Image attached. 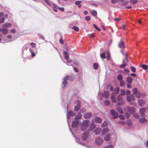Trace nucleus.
<instances>
[{
    "label": "nucleus",
    "instance_id": "obj_50",
    "mask_svg": "<svg viewBox=\"0 0 148 148\" xmlns=\"http://www.w3.org/2000/svg\"><path fill=\"white\" fill-rule=\"evenodd\" d=\"M111 98L113 102L114 103H116V100L115 97H112Z\"/></svg>",
    "mask_w": 148,
    "mask_h": 148
},
{
    "label": "nucleus",
    "instance_id": "obj_5",
    "mask_svg": "<svg viewBox=\"0 0 148 148\" xmlns=\"http://www.w3.org/2000/svg\"><path fill=\"white\" fill-rule=\"evenodd\" d=\"M92 116V114L90 112H86L84 115V117L85 119H89Z\"/></svg>",
    "mask_w": 148,
    "mask_h": 148
},
{
    "label": "nucleus",
    "instance_id": "obj_22",
    "mask_svg": "<svg viewBox=\"0 0 148 148\" xmlns=\"http://www.w3.org/2000/svg\"><path fill=\"white\" fill-rule=\"evenodd\" d=\"M2 32L3 34H6L8 33V29H3L2 30Z\"/></svg>",
    "mask_w": 148,
    "mask_h": 148
},
{
    "label": "nucleus",
    "instance_id": "obj_1",
    "mask_svg": "<svg viewBox=\"0 0 148 148\" xmlns=\"http://www.w3.org/2000/svg\"><path fill=\"white\" fill-rule=\"evenodd\" d=\"M123 98V97L122 95H119L117 97V99L118 101H121V102H118V104L119 105H121L122 104L124 103V101L123 100H122V99Z\"/></svg>",
    "mask_w": 148,
    "mask_h": 148
},
{
    "label": "nucleus",
    "instance_id": "obj_42",
    "mask_svg": "<svg viewBox=\"0 0 148 148\" xmlns=\"http://www.w3.org/2000/svg\"><path fill=\"white\" fill-rule=\"evenodd\" d=\"M87 127H84L82 125L81 127V130L82 131H83Z\"/></svg>",
    "mask_w": 148,
    "mask_h": 148
},
{
    "label": "nucleus",
    "instance_id": "obj_2",
    "mask_svg": "<svg viewBox=\"0 0 148 148\" xmlns=\"http://www.w3.org/2000/svg\"><path fill=\"white\" fill-rule=\"evenodd\" d=\"M126 108L127 111L130 114H134L135 112V109L133 107H131L127 106Z\"/></svg>",
    "mask_w": 148,
    "mask_h": 148
},
{
    "label": "nucleus",
    "instance_id": "obj_60",
    "mask_svg": "<svg viewBox=\"0 0 148 148\" xmlns=\"http://www.w3.org/2000/svg\"><path fill=\"white\" fill-rule=\"evenodd\" d=\"M125 57L126 60L127 62H128V55L127 53H125Z\"/></svg>",
    "mask_w": 148,
    "mask_h": 148
},
{
    "label": "nucleus",
    "instance_id": "obj_24",
    "mask_svg": "<svg viewBox=\"0 0 148 148\" xmlns=\"http://www.w3.org/2000/svg\"><path fill=\"white\" fill-rule=\"evenodd\" d=\"M98 64L96 63H94L93 65V67L94 69L95 70H97L98 68Z\"/></svg>",
    "mask_w": 148,
    "mask_h": 148
},
{
    "label": "nucleus",
    "instance_id": "obj_19",
    "mask_svg": "<svg viewBox=\"0 0 148 148\" xmlns=\"http://www.w3.org/2000/svg\"><path fill=\"white\" fill-rule=\"evenodd\" d=\"M126 79L127 82L130 84L132 83L133 80L132 78L130 77H127L126 78Z\"/></svg>",
    "mask_w": 148,
    "mask_h": 148
},
{
    "label": "nucleus",
    "instance_id": "obj_23",
    "mask_svg": "<svg viewBox=\"0 0 148 148\" xmlns=\"http://www.w3.org/2000/svg\"><path fill=\"white\" fill-rule=\"evenodd\" d=\"M138 103L139 105L141 106L144 105L145 101L142 100H139L138 101Z\"/></svg>",
    "mask_w": 148,
    "mask_h": 148
},
{
    "label": "nucleus",
    "instance_id": "obj_32",
    "mask_svg": "<svg viewBox=\"0 0 148 148\" xmlns=\"http://www.w3.org/2000/svg\"><path fill=\"white\" fill-rule=\"evenodd\" d=\"M3 25L4 27H10L11 26V25L9 23H5Z\"/></svg>",
    "mask_w": 148,
    "mask_h": 148
},
{
    "label": "nucleus",
    "instance_id": "obj_3",
    "mask_svg": "<svg viewBox=\"0 0 148 148\" xmlns=\"http://www.w3.org/2000/svg\"><path fill=\"white\" fill-rule=\"evenodd\" d=\"M103 141V139L99 137L95 139V143L97 145H99L102 144Z\"/></svg>",
    "mask_w": 148,
    "mask_h": 148
},
{
    "label": "nucleus",
    "instance_id": "obj_55",
    "mask_svg": "<svg viewBox=\"0 0 148 148\" xmlns=\"http://www.w3.org/2000/svg\"><path fill=\"white\" fill-rule=\"evenodd\" d=\"M127 101L128 102H130L131 101V99L130 97L129 96H127L126 97Z\"/></svg>",
    "mask_w": 148,
    "mask_h": 148
},
{
    "label": "nucleus",
    "instance_id": "obj_25",
    "mask_svg": "<svg viewBox=\"0 0 148 148\" xmlns=\"http://www.w3.org/2000/svg\"><path fill=\"white\" fill-rule=\"evenodd\" d=\"M109 95V93L108 92H105L103 94V96L107 98Z\"/></svg>",
    "mask_w": 148,
    "mask_h": 148
},
{
    "label": "nucleus",
    "instance_id": "obj_49",
    "mask_svg": "<svg viewBox=\"0 0 148 148\" xmlns=\"http://www.w3.org/2000/svg\"><path fill=\"white\" fill-rule=\"evenodd\" d=\"M119 117L120 119L122 120H123L124 119H125L124 116L121 114L119 115Z\"/></svg>",
    "mask_w": 148,
    "mask_h": 148
},
{
    "label": "nucleus",
    "instance_id": "obj_17",
    "mask_svg": "<svg viewBox=\"0 0 148 148\" xmlns=\"http://www.w3.org/2000/svg\"><path fill=\"white\" fill-rule=\"evenodd\" d=\"M64 58L66 60H68L69 58L68 52L66 51H64Z\"/></svg>",
    "mask_w": 148,
    "mask_h": 148
},
{
    "label": "nucleus",
    "instance_id": "obj_59",
    "mask_svg": "<svg viewBox=\"0 0 148 148\" xmlns=\"http://www.w3.org/2000/svg\"><path fill=\"white\" fill-rule=\"evenodd\" d=\"M59 41L60 43L61 44H62L64 43V42L62 39V37L60 39Z\"/></svg>",
    "mask_w": 148,
    "mask_h": 148
},
{
    "label": "nucleus",
    "instance_id": "obj_20",
    "mask_svg": "<svg viewBox=\"0 0 148 148\" xmlns=\"http://www.w3.org/2000/svg\"><path fill=\"white\" fill-rule=\"evenodd\" d=\"M119 47L120 48H125V46L123 42V41L121 42L119 44Z\"/></svg>",
    "mask_w": 148,
    "mask_h": 148
},
{
    "label": "nucleus",
    "instance_id": "obj_30",
    "mask_svg": "<svg viewBox=\"0 0 148 148\" xmlns=\"http://www.w3.org/2000/svg\"><path fill=\"white\" fill-rule=\"evenodd\" d=\"M100 57L101 59H105L106 58L105 53H102L100 54Z\"/></svg>",
    "mask_w": 148,
    "mask_h": 148
},
{
    "label": "nucleus",
    "instance_id": "obj_21",
    "mask_svg": "<svg viewBox=\"0 0 148 148\" xmlns=\"http://www.w3.org/2000/svg\"><path fill=\"white\" fill-rule=\"evenodd\" d=\"M82 117V114L80 113H78L77 115L76 116L75 118V119L76 120H78L80 119Z\"/></svg>",
    "mask_w": 148,
    "mask_h": 148
},
{
    "label": "nucleus",
    "instance_id": "obj_62",
    "mask_svg": "<svg viewBox=\"0 0 148 148\" xmlns=\"http://www.w3.org/2000/svg\"><path fill=\"white\" fill-rule=\"evenodd\" d=\"M134 117L137 119L139 117V115L137 114H134Z\"/></svg>",
    "mask_w": 148,
    "mask_h": 148
},
{
    "label": "nucleus",
    "instance_id": "obj_14",
    "mask_svg": "<svg viewBox=\"0 0 148 148\" xmlns=\"http://www.w3.org/2000/svg\"><path fill=\"white\" fill-rule=\"evenodd\" d=\"M95 124H92L89 127L88 129V131H91L93 130V129L95 127Z\"/></svg>",
    "mask_w": 148,
    "mask_h": 148
},
{
    "label": "nucleus",
    "instance_id": "obj_11",
    "mask_svg": "<svg viewBox=\"0 0 148 148\" xmlns=\"http://www.w3.org/2000/svg\"><path fill=\"white\" fill-rule=\"evenodd\" d=\"M95 122L97 123H100L101 122L102 119L99 117H96L94 119Z\"/></svg>",
    "mask_w": 148,
    "mask_h": 148
},
{
    "label": "nucleus",
    "instance_id": "obj_26",
    "mask_svg": "<svg viewBox=\"0 0 148 148\" xmlns=\"http://www.w3.org/2000/svg\"><path fill=\"white\" fill-rule=\"evenodd\" d=\"M91 14L93 16H96L97 15V12L95 10H92L90 12Z\"/></svg>",
    "mask_w": 148,
    "mask_h": 148
},
{
    "label": "nucleus",
    "instance_id": "obj_51",
    "mask_svg": "<svg viewBox=\"0 0 148 148\" xmlns=\"http://www.w3.org/2000/svg\"><path fill=\"white\" fill-rule=\"evenodd\" d=\"M120 86H123L124 85V81H120Z\"/></svg>",
    "mask_w": 148,
    "mask_h": 148
},
{
    "label": "nucleus",
    "instance_id": "obj_27",
    "mask_svg": "<svg viewBox=\"0 0 148 148\" xmlns=\"http://www.w3.org/2000/svg\"><path fill=\"white\" fill-rule=\"evenodd\" d=\"M117 78L118 81H121L123 78V76L121 74H120L118 75Z\"/></svg>",
    "mask_w": 148,
    "mask_h": 148
},
{
    "label": "nucleus",
    "instance_id": "obj_34",
    "mask_svg": "<svg viewBox=\"0 0 148 148\" xmlns=\"http://www.w3.org/2000/svg\"><path fill=\"white\" fill-rule=\"evenodd\" d=\"M138 1V0H130V3L133 4L136 3Z\"/></svg>",
    "mask_w": 148,
    "mask_h": 148
},
{
    "label": "nucleus",
    "instance_id": "obj_52",
    "mask_svg": "<svg viewBox=\"0 0 148 148\" xmlns=\"http://www.w3.org/2000/svg\"><path fill=\"white\" fill-rule=\"evenodd\" d=\"M126 65H127V64H126L124 63V64H123L120 65V67L121 68H124L125 67V66H126Z\"/></svg>",
    "mask_w": 148,
    "mask_h": 148
},
{
    "label": "nucleus",
    "instance_id": "obj_35",
    "mask_svg": "<svg viewBox=\"0 0 148 148\" xmlns=\"http://www.w3.org/2000/svg\"><path fill=\"white\" fill-rule=\"evenodd\" d=\"M108 123L106 121H104L101 124V126L102 127H104L108 125Z\"/></svg>",
    "mask_w": 148,
    "mask_h": 148
},
{
    "label": "nucleus",
    "instance_id": "obj_13",
    "mask_svg": "<svg viewBox=\"0 0 148 148\" xmlns=\"http://www.w3.org/2000/svg\"><path fill=\"white\" fill-rule=\"evenodd\" d=\"M87 137L88 134H87L86 132L83 134L82 135V139L84 140H86L87 138Z\"/></svg>",
    "mask_w": 148,
    "mask_h": 148
},
{
    "label": "nucleus",
    "instance_id": "obj_40",
    "mask_svg": "<svg viewBox=\"0 0 148 148\" xmlns=\"http://www.w3.org/2000/svg\"><path fill=\"white\" fill-rule=\"evenodd\" d=\"M93 26L95 27V28L97 30L99 31H100L101 30V29L100 28H99L95 24H93Z\"/></svg>",
    "mask_w": 148,
    "mask_h": 148
},
{
    "label": "nucleus",
    "instance_id": "obj_57",
    "mask_svg": "<svg viewBox=\"0 0 148 148\" xmlns=\"http://www.w3.org/2000/svg\"><path fill=\"white\" fill-rule=\"evenodd\" d=\"M30 45L32 46V47L34 48L36 46V44L35 43L32 42L30 44Z\"/></svg>",
    "mask_w": 148,
    "mask_h": 148
},
{
    "label": "nucleus",
    "instance_id": "obj_36",
    "mask_svg": "<svg viewBox=\"0 0 148 148\" xmlns=\"http://www.w3.org/2000/svg\"><path fill=\"white\" fill-rule=\"evenodd\" d=\"M104 103L105 105L108 106L110 104V101L108 100H106L104 101Z\"/></svg>",
    "mask_w": 148,
    "mask_h": 148
},
{
    "label": "nucleus",
    "instance_id": "obj_43",
    "mask_svg": "<svg viewBox=\"0 0 148 148\" xmlns=\"http://www.w3.org/2000/svg\"><path fill=\"white\" fill-rule=\"evenodd\" d=\"M118 111L121 114H123V110L120 108H118Z\"/></svg>",
    "mask_w": 148,
    "mask_h": 148
},
{
    "label": "nucleus",
    "instance_id": "obj_7",
    "mask_svg": "<svg viewBox=\"0 0 148 148\" xmlns=\"http://www.w3.org/2000/svg\"><path fill=\"white\" fill-rule=\"evenodd\" d=\"M77 102H78V103L74 108V110L76 111H77L79 110L80 109L81 106L80 101H78Z\"/></svg>",
    "mask_w": 148,
    "mask_h": 148
},
{
    "label": "nucleus",
    "instance_id": "obj_45",
    "mask_svg": "<svg viewBox=\"0 0 148 148\" xmlns=\"http://www.w3.org/2000/svg\"><path fill=\"white\" fill-rule=\"evenodd\" d=\"M56 9L60 10L61 11L63 12L64 11V8H60L59 7H57Z\"/></svg>",
    "mask_w": 148,
    "mask_h": 148
},
{
    "label": "nucleus",
    "instance_id": "obj_31",
    "mask_svg": "<svg viewBox=\"0 0 148 148\" xmlns=\"http://www.w3.org/2000/svg\"><path fill=\"white\" fill-rule=\"evenodd\" d=\"M136 97L138 98H140L141 97V95L140 93L139 92H138L135 94Z\"/></svg>",
    "mask_w": 148,
    "mask_h": 148
},
{
    "label": "nucleus",
    "instance_id": "obj_58",
    "mask_svg": "<svg viewBox=\"0 0 148 148\" xmlns=\"http://www.w3.org/2000/svg\"><path fill=\"white\" fill-rule=\"evenodd\" d=\"M115 92L117 93H118L119 91V88H116L114 90Z\"/></svg>",
    "mask_w": 148,
    "mask_h": 148
},
{
    "label": "nucleus",
    "instance_id": "obj_10",
    "mask_svg": "<svg viewBox=\"0 0 148 148\" xmlns=\"http://www.w3.org/2000/svg\"><path fill=\"white\" fill-rule=\"evenodd\" d=\"M110 112L112 116L114 115V116L113 117L115 119L118 117V114H116L114 110H111L110 111Z\"/></svg>",
    "mask_w": 148,
    "mask_h": 148
},
{
    "label": "nucleus",
    "instance_id": "obj_8",
    "mask_svg": "<svg viewBox=\"0 0 148 148\" xmlns=\"http://www.w3.org/2000/svg\"><path fill=\"white\" fill-rule=\"evenodd\" d=\"M109 131L108 128L106 127L105 128L103 129L102 132L101 133V135L103 136L105 134L108 133Z\"/></svg>",
    "mask_w": 148,
    "mask_h": 148
},
{
    "label": "nucleus",
    "instance_id": "obj_16",
    "mask_svg": "<svg viewBox=\"0 0 148 148\" xmlns=\"http://www.w3.org/2000/svg\"><path fill=\"white\" fill-rule=\"evenodd\" d=\"M139 121L142 123H144L146 122L147 119L144 118H141L138 120Z\"/></svg>",
    "mask_w": 148,
    "mask_h": 148
},
{
    "label": "nucleus",
    "instance_id": "obj_46",
    "mask_svg": "<svg viewBox=\"0 0 148 148\" xmlns=\"http://www.w3.org/2000/svg\"><path fill=\"white\" fill-rule=\"evenodd\" d=\"M107 60H109L110 58V54L109 52H108L107 53Z\"/></svg>",
    "mask_w": 148,
    "mask_h": 148
},
{
    "label": "nucleus",
    "instance_id": "obj_37",
    "mask_svg": "<svg viewBox=\"0 0 148 148\" xmlns=\"http://www.w3.org/2000/svg\"><path fill=\"white\" fill-rule=\"evenodd\" d=\"M138 91H137V88H134L133 90V94L135 95L136 93Z\"/></svg>",
    "mask_w": 148,
    "mask_h": 148
},
{
    "label": "nucleus",
    "instance_id": "obj_12",
    "mask_svg": "<svg viewBox=\"0 0 148 148\" xmlns=\"http://www.w3.org/2000/svg\"><path fill=\"white\" fill-rule=\"evenodd\" d=\"M88 123L89 121L88 120H84L83 121L82 125L87 127L89 125Z\"/></svg>",
    "mask_w": 148,
    "mask_h": 148
},
{
    "label": "nucleus",
    "instance_id": "obj_38",
    "mask_svg": "<svg viewBox=\"0 0 148 148\" xmlns=\"http://www.w3.org/2000/svg\"><path fill=\"white\" fill-rule=\"evenodd\" d=\"M128 3L129 2L127 1H124L122 3V5L124 6L127 5Z\"/></svg>",
    "mask_w": 148,
    "mask_h": 148
},
{
    "label": "nucleus",
    "instance_id": "obj_61",
    "mask_svg": "<svg viewBox=\"0 0 148 148\" xmlns=\"http://www.w3.org/2000/svg\"><path fill=\"white\" fill-rule=\"evenodd\" d=\"M116 95L115 93H112L111 95V98L112 97H115Z\"/></svg>",
    "mask_w": 148,
    "mask_h": 148
},
{
    "label": "nucleus",
    "instance_id": "obj_44",
    "mask_svg": "<svg viewBox=\"0 0 148 148\" xmlns=\"http://www.w3.org/2000/svg\"><path fill=\"white\" fill-rule=\"evenodd\" d=\"M69 114L70 115L72 116H74L75 115V114L74 113L73 111H70L69 112Z\"/></svg>",
    "mask_w": 148,
    "mask_h": 148
},
{
    "label": "nucleus",
    "instance_id": "obj_47",
    "mask_svg": "<svg viewBox=\"0 0 148 148\" xmlns=\"http://www.w3.org/2000/svg\"><path fill=\"white\" fill-rule=\"evenodd\" d=\"M44 1L47 3L48 5H49L50 6H51V3L49 1V0H44Z\"/></svg>",
    "mask_w": 148,
    "mask_h": 148
},
{
    "label": "nucleus",
    "instance_id": "obj_29",
    "mask_svg": "<svg viewBox=\"0 0 148 148\" xmlns=\"http://www.w3.org/2000/svg\"><path fill=\"white\" fill-rule=\"evenodd\" d=\"M81 2V1H77L75 3L78 5V7L79 8H80L82 6V5L80 4Z\"/></svg>",
    "mask_w": 148,
    "mask_h": 148
},
{
    "label": "nucleus",
    "instance_id": "obj_18",
    "mask_svg": "<svg viewBox=\"0 0 148 148\" xmlns=\"http://www.w3.org/2000/svg\"><path fill=\"white\" fill-rule=\"evenodd\" d=\"M110 135L109 134H107L104 136V139L106 141H108L110 139Z\"/></svg>",
    "mask_w": 148,
    "mask_h": 148
},
{
    "label": "nucleus",
    "instance_id": "obj_54",
    "mask_svg": "<svg viewBox=\"0 0 148 148\" xmlns=\"http://www.w3.org/2000/svg\"><path fill=\"white\" fill-rule=\"evenodd\" d=\"M119 1V0H111V3H116Z\"/></svg>",
    "mask_w": 148,
    "mask_h": 148
},
{
    "label": "nucleus",
    "instance_id": "obj_63",
    "mask_svg": "<svg viewBox=\"0 0 148 148\" xmlns=\"http://www.w3.org/2000/svg\"><path fill=\"white\" fill-rule=\"evenodd\" d=\"M90 37L91 38H93L95 37V36L93 33H92L90 34Z\"/></svg>",
    "mask_w": 148,
    "mask_h": 148
},
{
    "label": "nucleus",
    "instance_id": "obj_33",
    "mask_svg": "<svg viewBox=\"0 0 148 148\" xmlns=\"http://www.w3.org/2000/svg\"><path fill=\"white\" fill-rule=\"evenodd\" d=\"M72 29H73L74 30L77 32H79V28L78 27L76 26H73V27Z\"/></svg>",
    "mask_w": 148,
    "mask_h": 148
},
{
    "label": "nucleus",
    "instance_id": "obj_4",
    "mask_svg": "<svg viewBox=\"0 0 148 148\" xmlns=\"http://www.w3.org/2000/svg\"><path fill=\"white\" fill-rule=\"evenodd\" d=\"M70 76L69 75L66 76L64 78L62 83L64 85V87L67 84V80L69 78Z\"/></svg>",
    "mask_w": 148,
    "mask_h": 148
},
{
    "label": "nucleus",
    "instance_id": "obj_41",
    "mask_svg": "<svg viewBox=\"0 0 148 148\" xmlns=\"http://www.w3.org/2000/svg\"><path fill=\"white\" fill-rule=\"evenodd\" d=\"M121 95H124L125 94V91L124 89H121Z\"/></svg>",
    "mask_w": 148,
    "mask_h": 148
},
{
    "label": "nucleus",
    "instance_id": "obj_15",
    "mask_svg": "<svg viewBox=\"0 0 148 148\" xmlns=\"http://www.w3.org/2000/svg\"><path fill=\"white\" fill-rule=\"evenodd\" d=\"M140 112L142 115L141 116H144L145 115L144 113L145 112V110L144 108H140Z\"/></svg>",
    "mask_w": 148,
    "mask_h": 148
},
{
    "label": "nucleus",
    "instance_id": "obj_56",
    "mask_svg": "<svg viewBox=\"0 0 148 148\" xmlns=\"http://www.w3.org/2000/svg\"><path fill=\"white\" fill-rule=\"evenodd\" d=\"M85 19L86 21H88L90 20V17L88 16H86L85 17Z\"/></svg>",
    "mask_w": 148,
    "mask_h": 148
},
{
    "label": "nucleus",
    "instance_id": "obj_53",
    "mask_svg": "<svg viewBox=\"0 0 148 148\" xmlns=\"http://www.w3.org/2000/svg\"><path fill=\"white\" fill-rule=\"evenodd\" d=\"M113 145H110L105 147L104 148H113Z\"/></svg>",
    "mask_w": 148,
    "mask_h": 148
},
{
    "label": "nucleus",
    "instance_id": "obj_28",
    "mask_svg": "<svg viewBox=\"0 0 148 148\" xmlns=\"http://www.w3.org/2000/svg\"><path fill=\"white\" fill-rule=\"evenodd\" d=\"M140 66L144 69L146 70L148 69V67L147 65L145 64H142Z\"/></svg>",
    "mask_w": 148,
    "mask_h": 148
},
{
    "label": "nucleus",
    "instance_id": "obj_9",
    "mask_svg": "<svg viewBox=\"0 0 148 148\" xmlns=\"http://www.w3.org/2000/svg\"><path fill=\"white\" fill-rule=\"evenodd\" d=\"M79 122L78 121H74L73 122L72 126L73 127H76L79 124Z\"/></svg>",
    "mask_w": 148,
    "mask_h": 148
},
{
    "label": "nucleus",
    "instance_id": "obj_39",
    "mask_svg": "<svg viewBox=\"0 0 148 148\" xmlns=\"http://www.w3.org/2000/svg\"><path fill=\"white\" fill-rule=\"evenodd\" d=\"M131 69L132 71L133 72H135L136 71V68L134 66H131L130 68Z\"/></svg>",
    "mask_w": 148,
    "mask_h": 148
},
{
    "label": "nucleus",
    "instance_id": "obj_64",
    "mask_svg": "<svg viewBox=\"0 0 148 148\" xmlns=\"http://www.w3.org/2000/svg\"><path fill=\"white\" fill-rule=\"evenodd\" d=\"M74 78L73 77L70 76V78L68 79H69L70 81H73L74 79Z\"/></svg>",
    "mask_w": 148,
    "mask_h": 148
},
{
    "label": "nucleus",
    "instance_id": "obj_48",
    "mask_svg": "<svg viewBox=\"0 0 148 148\" xmlns=\"http://www.w3.org/2000/svg\"><path fill=\"white\" fill-rule=\"evenodd\" d=\"M5 21V18H0V23H3Z\"/></svg>",
    "mask_w": 148,
    "mask_h": 148
},
{
    "label": "nucleus",
    "instance_id": "obj_6",
    "mask_svg": "<svg viewBox=\"0 0 148 148\" xmlns=\"http://www.w3.org/2000/svg\"><path fill=\"white\" fill-rule=\"evenodd\" d=\"M101 131V129L100 128H97L94 130V132L96 135L99 134Z\"/></svg>",
    "mask_w": 148,
    "mask_h": 148
}]
</instances>
